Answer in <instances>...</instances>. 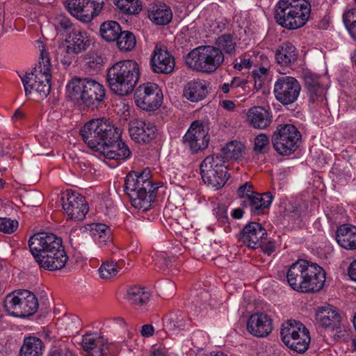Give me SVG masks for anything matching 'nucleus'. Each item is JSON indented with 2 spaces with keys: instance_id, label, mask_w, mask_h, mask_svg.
I'll return each instance as SVG.
<instances>
[{
  "instance_id": "nucleus-55",
  "label": "nucleus",
  "mask_w": 356,
  "mask_h": 356,
  "mask_svg": "<svg viewBox=\"0 0 356 356\" xmlns=\"http://www.w3.org/2000/svg\"><path fill=\"white\" fill-rule=\"evenodd\" d=\"M252 188L253 186L250 182H245L238 188V196L244 200L247 199L250 196L249 194H254L255 193Z\"/></svg>"
},
{
  "instance_id": "nucleus-27",
  "label": "nucleus",
  "mask_w": 356,
  "mask_h": 356,
  "mask_svg": "<svg viewBox=\"0 0 356 356\" xmlns=\"http://www.w3.org/2000/svg\"><path fill=\"white\" fill-rule=\"evenodd\" d=\"M149 19L158 25L168 24L172 17L171 9L165 3L152 2L147 6Z\"/></svg>"
},
{
  "instance_id": "nucleus-5",
  "label": "nucleus",
  "mask_w": 356,
  "mask_h": 356,
  "mask_svg": "<svg viewBox=\"0 0 356 356\" xmlns=\"http://www.w3.org/2000/svg\"><path fill=\"white\" fill-rule=\"evenodd\" d=\"M310 12L307 0H280L275 7L274 18L282 27L295 30L307 23Z\"/></svg>"
},
{
  "instance_id": "nucleus-7",
  "label": "nucleus",
  "mask_w": 356,
  "mask_h": 356,
  "mask_svg": "<svg viewBox=\"0 0 356 356\" xmlns=\"http://www.w3.org/2000/svg\"><path fill=\"white\" fill-rule=\"evenodd\" d=\"M105 97L104 87L95 80L74 77L68 83V99L74 104L95 108Z\"/></svg>"
},
{
  "instance_id": "nucleus-56",
  "label": "nucleus",
  "mask_w": 356,
  "mask_h": 356,
  "mask_svg": "<svg viewBox=\"0 0 356 356\" xmlns=\"http://www.w3.org/2000/svg\"><path fill=\"white\" fill-rule=\"evenodd\" d=\"M154 327L149 324L143 325L140 333L145 337H149L154 334Z\"/></svg>"
},
{
  "instance_id": "nucleus-47",
  "label": "nucleus",
  "mask_w": 356,
  "mask_h": 356,
  "mask_svg": "<svg viewBox=\"0 0 356 356\" xmlns=\"http://www.w3.org/2000/svg\"><path fill=\"white\" fill-rule=\"evenodd\" d=\"M22 82L24 85L25 95L29 99H33L35 97V82L34 81V73H26L21 78Z\"/></svg>"
},
{
  "instance_id": "nucleus-39",
  "label": "nucleus",
  "mask_w": 356,
  "mask_h": 356,
  "mask_svg": "<svg viewBox=\"0 0 356 356\" xmlns=\"http://www.w3.org/2000/svg\"><path fill=\"white\" fill-rule=\"evenodd\" d=\"M216 44L217 47L222 52L225 54H232L236 51V43L232 35L227 33L223 34L216 40Z\"/></svg>"
},
{
  "instance_id": "nucleus-11",
  "label": "nucleus",
  "mask_w": 356,
  "mask_h": 356,
  "mask_svg": "<svg viewBox=\"0 0 356 356\" xmlns=\"http://www.w3.org/2000/svg\"><path fill=\"white\" fill-rule=\"evenodd\" d=\"M37 43L40 51V61L38 66L33 72L36 92L35 97H33V100L40 102L46 98L50 92L51 74L50 58L45 45L40 40H38Z\"/></svg>"
},
{
  "instance_id": "nucleus-26",
  "label": "nucleus",
  "mask_w": 356,
  "mask_h": 356,
  "mask_svg": "<svg viewBox=\"0 0 356 356\" xmlns=\"http://www.w3.org/2000/svg\"><path fill=\"white\" fill-rule=\"evenodd\" d=\"M209 83L203 79L188 81L184 88V96L192 102L204 99L208 94Z\"/></svg>"
},
{
  "instance_id": "nucleus-60",
  "label": "nucleus",
  "mask_w": 356,
  "mask_h": 356,
  "mask_svg": "<svg viewBox=\"0 0 356 356\" xmlns=\"http://www.w3.org/2000/svg\"><path fill=\"white\" fill-rule=\"evenodd\" d=\"M48 356H67V350L65 348H54Z\"/></svg>"
},
{
  "instance_id": "nucleus-43",
  "label": "nucleus",
  "mask_w": 356,
  "mask_h": 356,
  "mask_svg": "<svg viewBox=\"0 0 356 356\" xmlns=\"http://www.w3.org/2000/svg\"><path fill=\"white\" fill-rule=\"evenodd\" d=\"M248 81L240 77H234L229 83H224L220 86V90L224 94L232 92L235 95L238 92V88L245 89Z\"/></svg>"
},
{
  "instance_id": "nucleus-19",
  "label": "nucleus",
  "mask_w": 356,
  "mask_h": 356,
  "mask_svg": "<svg viewBox=\"0 0 356 356\" xmlns=\"http://www.w3.org/2000/svg\"><path fill=\"white\" fill-rule=\"evenodd\" d=\"M129 131L136 142L147 143L155 138L157 129L151 122L136 119L129 122Z\"/></svg>"
},
{
  "instance_id": "nucleus-38",
  "label": "nucleus",
  "mask_w": 356,
  "mask_h": 356,
  "mask_svg": "<svg viewBox=\"0 0 356 356\" xmlns=\"http://www.w3.org/2000/svg\"><path fill=\"white\" fill-rule=\"evenodd\" d=\"M213 177H206V173H202V178L204 182L213 188L215 190H218L222 188L227 182L229 176H227V170H216L213 173Z\"/></svg>"
},
{
  "instance_id": "nucleus-3",
  "label": "nucleus",
  "mask_w": 356,
  "mask_h": 356,
  "mask_svg": "<svg viewBox=\"0 0 356 356\" xmlns=\"http://www.w3.org/2000/svg\"><path fill=\"white\" fill-rule=\"evenodd\" d=\"M150 171H131L124 180V191L130 198L131 205L138 210L147 211L156 196V187L149 179Z\"/></svg>"
},
{
  "instance_id": "nucleus-35",
  "label": "nucleus",
  "mask_w": 356,
  "mask_h": 356,
  "mask_svg": "<svg viewBox=\"0 0 356 356\" xmlns=\"http://www.w3.org/2000/svg\"><path fill=\"white\" fill-rule=\"evenodd\" d=\"M189 325V319L181 312L170 314L165 324V327L170 331L183 330Z\"/></svg>"
},
{
  "instance_id": "nucleus-22",
  "label": "nucleus",
  "mask_w": 356,
  "mask_h": 356,
  "mask_svg": "<svg viewBox=\"0 0 356 356\" xmlns=\"http://www.w3.org/2000/svg\"><path fill=\"white\" fill-rule=\"evenodd\" d=\"M247 330L257 337H265L273 330L272 319L265 313H255L249 318Z\"/></svg>"
},
{
  "instance_id": "nucleus-29",
  "label": "nucleus",
  "mask_w": 356,
  "mask_h": 356,
  "mask_svg": "<svg viewBox=\"0 0 356 356\" xmlns=\"http://www.w3.org/2000/svg\"><path fill=\"white\" fill-rule=\"evenodd\" d=\"M336 240L338 244L345 249H356V227L342 225L336 232Z\"/></svg>"
},
{
  "instance_id": "nucleus-64",
  "label": "nucleus",
  "mask_w": 356,
  "mask_h": 356,
  "mask_svg": "<svg viewBox=\"0 0 356 356\" xmlns=\"http://www.w3.org/2000/svg\"><path fill=\"white\" fill-rule=\"evenodd\" d=\"M243 211L242 209H236L234 210V211L232 213V216L234 218L239 219L243 216Z\"/></svg>"
},
{
  "instance_id": "nucleus-13",
  "label": "nucleus",
  "mask_w": 356,
  "mask_h": 356,
  "mask_svg": "<svg viewBox=\"0 0 356 356\" xmlns=\"http://www.w3.org/2000/svg\"><path fill=\"white\" fill-rule=\"evenodd\" d=\"M162 99L161 90L154 83L147 82L140 85L134 92L136 104L147 111L156 110L161 105Z\"/></svg>"
},
{
  "instance_id": "nucleus-10",
  "label": "nucleus",
  "mask_w": 356,
  "mask_h": 356,
  "mask_svg": "<svg viewBox=\"0 0 356 356\" xmlns=\"http://www.w3.org/2000/svg\"><path fill=\"white\" fill-rule=\"evenodd\" d=\"M280 337L288 348L298 353H305L311 341L307 328L295 320H288L282 325Z\"/></svg>"
},
{
  "instance_id": "nucleus-16",
  "label": "nucleus",
  "mask_w": 356,
  "mask_h": 356,
  "mask_svg": "<svg viewBox=\"0 0 356 356\" xmlns=\"http://www.w3.org/2000/svg\"><path fill=\"white\" fill-rule=\"evenodd\" d=\"M210 138L208 131L200 121H194L183 137L186 146L193 153L205 149L209 145Z\"/></svg>"
},
{
  "instance_id": "nucleus-1",
  "label": "nucleus",
  "mask_w": 356,
  "mask_h": 356,
  "mask_svg": "<svg viewBox=\"0 0 356 356\" xmlns=\"http://www.w3.org/2000/svg\"><path fill=\"white\" fill-rule=\"evenodd\" d=\"M29 248L38 265L48 270L64 268L67 264V253L62 238L49 232L33 235L29 240Z\"/></svg>"
},
{
  "instance_id": "nucleus-9",
  "label": "nucleus",
  "mask_w": 356,
  "mask_h": 356,
  "mask_svg": "<svg viewBox=\"0 0 356 356\" xmlns=\"http://www.w3.org/2000/svg\"><path fill=\"white\" fill-rule=\"evenodd\" d=\"M3 307L9 315L25 318L38 310V301L31 291L21 290L8 294L4 299Z\"/></svg>"
},
{
  "instance_id": "nucleus-58",
  "label": "nucleus",
  "mask_w": 356,
  "mask_h": 356,
  "mask_svg": "<svg viewBox=\"0 0 356 356\" xmlns=\"http://www.w3.org/2000/svg\"><path fill=\"white\" fill-rule=\"evenodd\" d=\"M267 73V68L264 67H260L257 70H255L252 72V76L254 79H264L265 76Z\"/></svg>"
},
{
  "instance_id": "nucleus-54",
  "label": "nucleus",
  "mask_w": 356,
  "mask_h": 356,
  "mask_svg": "<svg viewBox=\"0 0 356 356\" xmlns=\"http://www.w3.org/2000/svg\"><path fill=\"white\" fill-rule=\"evenodd\" d=\"M68 330L73 334L78 333L81 330V321L78 316L68 315Z\"/></svg>"
},
{
  "instance_id": "nucleus-40",
  "label": "nucleus",
  "mask_w": 356,
  "mask_h": 356,
  "mask_svg": "<svg viewBox=\"0 0 356 356\" xmlns=\"http://www.w3.org/2000/svg\"><path fill=\"white\" fill-rule=\"evenodd\" d=\"M243 147L242 145L237 142H231L222 149L223 159L225 163L228 160H238L242 157Z\"/></svg>"
},
{
  "instance_id": "nucleus-44",
  "label": "nucleus",
  "mask_w": 356,
  "mask_h": 356,
  "mask_svg": "<svg viewBox=\"0 0 356 356\" xmlns=\"http://www.w3.org/2000/svg\"><path fill=\"white\" fill-rule=\"evenodd\" d=\"M343 23L350 35L356 38V8H350L343 15Z\"/></svg>"
},
{
  "instance_id": "nucleus-2",
  "label": "nucleus",
  "mask_w": 356,
  "mask_h": 356,
  "mask_svg": "<svg viewBox=\"0 0 356 356\" xmlns=\"http://www.w3.org/2000/svg\"><path fill=\"white\" fill-rule=\"evenodd\" d=\"M286 281L291 288L297 292L315 293L323 288L325 272L316 264L299 259L289 266Z\"/></svg>"
},
{
  "instance_id": "nucleus-17",
  "label": "nucleus",
  "mask_w": 356,
  "mask_h": 356,
  "mask_svg": "<svg viewBox=\"0 0 356 356\" xmlns=\"http://www.w3.org/2000/svg\"><path fill=\"white\" fill-rule=\"evenodd\" d=\"M150 64L154 72L168 74L174 71L175 61L166 47L156 44L151 56Z\"/></svg>"
},
{
  "instance_id": "nucleus-62",
  "label": "nucleus",
  "mask_w": 356,
  "mask_h": 356,
  "mask_svg": "<svg viewBox=\"0 0 356 356\" xmlns=\"http://www.w3.org/2000/svg\"><path fill=\"white\" fill-rule=\"evenodd\" d=\"M221 105L227 111H232L235 108V103L232 100H224L221 102Z\"/></svg>"
},
{
  "instance_id": "nucleus-14",
  "label": "nucleus",
  "mask_w": 356,
  "mask_h": 356,
  "mask_svg": "<svg viewBox=\"0 0 356 356\" xmlns=\"http://www.w3.org/2000/svg\"><path fill=\"white\" fill-rule=\"evenodd\" d=\"M301 91L299 81L291 76L279 77L274 83L273 93L277 102L283 106L296 102Z\"/></svg>"
},
{
  "instance_id": "nucleus-48",
  "label": "nucleus",
  "mask_w": 356,
  "mask_h": 356,
  "mask_svg": "<svg viewBox=\"0 0 356 356\" xmlns=\"http://www.w3.org/2000/svg\"><path fill=\"white\" fill-rule=\"evenodd\" d=\"M309 100L312 104H322L325 100V88L321 85L307 90Z\"/></svg>"
},
{
  "instance_id": "nucleus-32",
  "label": "nucleus",
  "mask_w": 356,
  "mask_h": 356,
  "mask_svg": "<svg viewBox=\"0 0 356 356\" xmlns=\"http://www.w3.org/2000/svg\"><path fill=\"white\" fill-rule=\"evenodd\" d=\"M72 342L81 343L86 352L95 350V353H92V356H107L106 353L107 346L103 343L102 339H96L90 334L82 336L80 341L75 340L74 337Z\"/></svg>"
},
{
  "instance_id": "nucleus-61",
  "label": "nucleus",
  "mask_w": 356,
  "mask_h": 356,
  "mask_svg": "<svg viewBox=\"0 0 356 356\" xmlns=\"http://www.w3.org/2000/svg\"><path fill=\"white\" fill-rule=\"evenodd\" d=\"M348 275L352 280L356 282V260L350 264L348 268Z\"/></svg>"
},
{
  "instance_id": "nucleus-37",
  "label": "nucleus",
  "mask_w": 356,
  "mask_h": 356,
  "mask_svg": "<svg viewBox=\"0 0 356 356\" xmlns=\"http://www.w3.org/2000/svg\"><path fill=\"white\" fill-rule=\"evenodd\" d=\"M99 31L104 40L107 42H114L119 37L122 30L118 22L108 21L102 24Z\"/></svg>"
},
{
  "instance_id": "nucleus-4",
  "label": "nucleus",
  "mask_w": 356,
  "mask_h": 356,
  "mask_svg": "<svg viewBox=\"0 0 356 356\" xmlns=\"http://www.w3.org/2000/svg\"><path fill=\"white\" fill-rule=\"evenodd\" d=\"M139 76L138 64L132 60H124L115 63L108 69L106 81L114 93L125 96L134 91Z\"/></svg>"
},
{
  "instance_id": "nucleus-21",
  "label": "nucleus",
  "mask_w": 356,
  "mask_h": 356,
  "mask_svg": "<svg viewBox=\"0 0 356 356\" xmlns=\"http://www.w3.org/2000/svg\"><path fill=\"white\" fill-rule=\"evenodd\" d=\"M54 26L57 35L54 53L56 59L65 65L67 58V17L64 15L58 16L55 19Z\"/></svg>"
},
{
  "instance_id": "nucleus-34",
  "label": "nucleus",
  "mask_w": 356,
  "mask_h": 356,
  "mask_svg": "<svg viewBox=\"0 0 356 356\" xmlns=\"http://www.w3.org/2000/svg\"><path fill=\"white\" fill-rule=\"evenodd\" d=\"M88 229L91 232L94 240L99 245H106L108 242H111V230L108 226L102 223H92L88 225Z\"/></svg>"
},
{
  "instance_id": "nucleus-15",
  "label": "nucleus",
  "mask_w": 356,
  "mask_h": 356,
  "mask_svg": "<svg viewBox=\"0 0 356 356\" xmlns=\"http://www.w3.org/2000/svg\"><path fill=\"white\" fill-rule=\"evenodd\" d=\"M102 9V3L91 0H68V12L84 23L91 22Z\"/></svg>"
},
{
  "instance_id": "nucleus-53",
  "label": "nucleus",
  "mask_w": 356,
  "mask_h": 356,
  "mask_svg": "<svg viewBox=\"0 0 356 356\" xmlns=\"http://www.w3.org/2000/svg\"><path fill=\"white\" fill-rule=\"evenodd\" d=\"M83 202H86V200L82 195L75 190L68 189V216H70V206L74 205V204L83 205Z\"/></svg>"
},
{
  "instance_id": "nucleus-46",
  "label": "nucleus",
  "mask_w": 356,
  "mask_h": 356,
  "mask_svg": "<svg viewBox=\"0 0 356 356\" xmlns=\"http://www.w3.org/2000/svg\"><path fill=\"white\" fill-rule=\"evenodd\" d=\"M88 212V207L86 202H83V205L74 204V205L70 206L68 219L74 221H81L85 218Z\"/></svg>"
},
{
  "instance_id": "nucleus-50",
  "label": "nucleus",
  "mask_w": 356,
  "mask_h": 356,
  "mask_svg": "<svg viewBox=\"0 0 356 356\" xmlns=\"http://www.w3.org/2000/svg\"><path fill=\"white\" fill-rule=\"evenodd\" d=\"M257 65L256 56L252 55L245 54L241 59L239 63H234V68L236 70L241 71L243 69H250L252 66Z\"/></svg>"
},
{
  "instance_id": "nucleus-30",
  "label": "nucleus",
  "mask_w": 356,
  "mask_h": 356,
  "mask_svg": "<svg viewBox=\"0 0 356 356\" xmlns=\"http://www.w3.org/2000/svg\"><path fill=\"white\" fill-rule=\"evenodd\" d=\"M225 159L222 154H212L207 156L200 163V172L206 173V177H213L216 170H227Z\"/></svg>"
},
{
  "instance_id": "nucleus-41",
  "label": "nucleus",
  "mask_w": 356,
  "mask_h": 356,
  "mask_svg": "<svg viewBox=\"0 0 356 356\" xmlns=\"http://www.w3.org/2000/svg\"><path fill=\"white\" fill-rule=\"evenodd\" d=\"M116 40L118 48L124 51L132 50L136 44L134 35L128 31H121Z\"/></svg>"
},
{
  "instance_id": "nucleus-23",
  "label": "nucleus",
  "mask_w": 356,
  "mask_h": 356,
  "mask_svg": "<svg viewBox=\"0 0 356 356\" xmlns=\"http://www.w3.org/2000/svg\"><path fill=\"white\" fill-rule=\"evenodd\" d=\"M100 154L108 159H113L120 163V161L126 160L131 156L128 146L120 138L115 141H109L99 151Z\"/></svg>"
},
{
  "instance_id": "nucleus-6",
  "label": "nucleus",
  "mask_w": 356,
  "mask_h": 356,
  "mask_svg": "<svg viewBox=\"0 0 356 356\" xmlns=\"http://www.w3.org/2000/svg\"><path fill=\"white\" fill-rule=\"evenodd\" d=\"M79 134L88 146L99 152L109 141H115L121 136L120 129L106 118L92 119L80 129Z\"/></svg>"
},
{
  "instance_id": "nucleus-31",
  "label": "nucleus",
  "mask_w": 356,
  "mask_h": 356,
  "mask_svg": "<svg viewBox=\"0 0 356 356\" xmlns=\"http://www.w3.org/2000/svg\"><path fill=\"white\" fill-rule=\"evenodd\" d=\"M297 50L290 42H284L280 45L275 52V59L282 66L288 67L294 64L297 60Z\"/></svg>"
},
{
  "instance_id": "nucleus-63",
  "label": "nucleus",
  "mask_w": 356,
  "mask_h": 356,
  "mask_svg": "<svg viewBox=\"0 0 356 356\" xmlns=\"http://www.w3.org/2000/svg\"><path fill=\"white\" fill-rule=\"evenodd\" d=\"M150 356H166L164 350L160 348H154L151 353Z\"/></svg>"
},
{
  "instance_id": "nucleus-33",
  "label": "nucleus",
  "mask_w": 356,
  "mask_h": 356,
  "mask_svg": "<svg viewBox=\"0 0 356 356\" xmlns=\"http://www.w3.org/2000/svg\"><path fill=\"white\" fill-rule=\"evenodd\" d=\"M44 349V345L40 339L28 337L24 339L19 355L20 356H42Z\"/></svg>"
},
{
  "instance_id": "nucleus-45",
  "label": "nucleus",
  "mask_w": 356,
  "mask_h": 356,
  "mask_svg": "<svg viewBox=\"0 0 356 356\" xmlns=\"http://www.w3.org/2000/svg\"><path fill=\"white\" fill-rule=\"evenodd\" d=\"M119 268L114 261L104 262L99 268V276L105 280L111 279L117 275Z\"/></svg>"
},
{
  "instance_id": "nucleus-52",
  "label": "nucleus",
  "mask_w": 356,
  "mask_h": 356,
  "mask_svg": "<svg viewBox=\"0 0 356 356\" xmlns=\"http://www.w3.org/2000/svg\"><path fill=\"white\" fill-rule=\"evenodd\" d=\"M18 222L6 218H0V231L4 233H13L17 227Z\"/></svg>"
},
{
  "instance_id": "nucleus-51",
  "label": "nucleus",
  "mask_w": 356,
  "mask_h": 356,
  "mask_svg": "<svg viewBox=\"0 0 356 356\" xmlns=\"http://www.w3.org/2000/svg\"><path fill=\"white\" fill-rule=\"evenodd\" d=\"M305 87L307 90L312 89L317 86H320L322 84L320 83L319 76L312 73L311 72H306L303 76Z\"/></svg>"
},
{
  "instance_id": "nucleus-25",
  "label": "nucleus",
  "mask_w": 356,
  "mask_h": 356,
  "mask_svg": "<svg viewBox=\"0 0 356 356\" xmlns=\"http://www.w3.org/2000/svg\"><path fill=\"white\" fill-rule=\"evenodd\" d=\"M249 195L250 196L243 201L242 205L250 209L251 215L258 216L263 213L264 210L271 204L273 197L270 193L263 195L254 193Z\"/></svg>"
},
{
  "instance_id": "nucleus-24",
  "label": "nucleus",
  "mask_w": 356,
  "mask_h": 356,
  "mask_svg": "<svg viewBox=\"0 0 356 356\" xmlns=\"http://www.w3.org/2000/svg\"><path fill=\"white\" fill-rule=\"evenodd\" d=\"M90 44L87 33L68 21V52L81 53L86 50Z\"/></svg>"
},
{
  "instance_id": "nucleus-57",
  "label": "nucleus",
  "mask_w": 356,
  "mask_h": 356,
  "mask_svg": "<svg viewBox=\"0 0 356 356\" xmlns=\"http://www.w3.org/2000/svg\"><path fill=\"white\" fill-rule=\"evenodd\" d=\"M259 248H262V250L264 253L270 254L272 252L275 251V245L274 243L272 241H268L265 243V241H263L262 245Z\"/></svg>"
},
{
  "instance_id": "nucleus-59",
  "label": "nucleus",
  "mask_w": 356,
  "mask_h": 356,
  "mask_svg": "<svg viewBox=\"0 0 356 356\" xmlns=\"http://www.w3.org/2000/svg\"><path fill=\"white\" fill-rule=\"evenodd\" d=\"M103 63V58L101 56H97L96 58L91 57L88 61V64L90 67H97L101 65Z\"/></svg>"
},
{
  "instance_id": "nucleus-36",
  "label": "nucleus",
  "mask_w": 356,
  "mask_h": 356,
  "mask_svg": "<svg viewBox=\"0 0 356 356\" xmlns=\"http://www.w3.org/2000/svg\"><path fill=\"white\" fill-rule=\"evenodd\" d=\"M150 294L145 288L134 286L127 290L126 298L133 305L141 306L149 299Z\"/></svg>"
},
{
  "instance_id": "nucleus-20",
  "label": "nucleus",
  "mask_w": 356,
  "mask_h": 356,
  "mask_svg": "<svg viewBox=\"0 0 356 356\" xmlns=\"http://www.w3.org/2000/svg\"><path fill=\"white\" fill-rule=\"evenodd\" d=\"M267 232L260 223L251 222L247 224L241 232V240L248 247L256 249L266 241Z\"/></svg>"
},
{
  "instance_id": "nucleus-8",
  "label": "nucleus",
  "mask_w": 356,
  "mask_h": 356,
  "mask_svg": "<svg viewBox=\"0 0 356 356\" xmlns=\"http://www.w3.org/2000/svg\"><path fill=\"white\" fill-rule=\"evenodd\" d=\"M184 58L186 65L192 70L212 74L222 65L225 56L219 49L207 45L193 49Z\"/></svg>"
},
{
  "instance_id": "nucleus-28",
  "label": "nucleus",
  "mask_w": 356,
  "mask_h": 356,
  "mask_svg": "<svg viewBox=\"0 0 356 356\" xmlns=\"http://www.w3.org/2000/svg\"><path fill=\"white\" fill-rule=\"evenodd\" d=\"M246 121L254 129H264L269 127L272 120L269 112L262 106H253L246 113Z\"/></svg>"
},
{
  "instance_id": "nucleus-12",
  "label": "nucleus",
  "mask_w": 356,
  "mask_h": 356,
  "mask_svg": "<svg viewBox=\"0 0 356 356\" xmlns=\"http://www.w3.org/2000/svg\"><path fill=\"white\" fill-rule=\"evenodd\" d=\"M301 134L293 124H280L272 136L275 150L281 155H290L299 147Z\"/></svg>"
},
{
  "instance_id": "nucleus-49",
  "label": "nucleus",
  "mask_w": 356,
  "mask_h": 356,
  "mask_svg": "<svg viewBox=\"0 0 356 356\" xmlns=\"http://www.w3.org/2000/svg\"><path fill=\"white\" fill-rule=\"evenodd\" d=\"M269 139L266 134H260L254 138L253 150L258 154H264L268 152Z\"/></svg>"
},
{
  "instance_id": "nucleus-18",
  "label": "nucleus",
  "mask_w": 356,
  "mask_h": 356,
  "mask_svg": "<svg viewBox=\"0 0 356 356\" xmlns=\"http://www.w3.org/2000/svg\"><path fill=\"white\" fill-rule=\"evenodd\" d=\"M316 321L324 329L335 334L342 332L341 316L338 311L331 306L320 307L316 312Z\"/></svg>"
},
{
  "instance_id": "nucleus-42",
  "label": "nucleus",
  "mask_w": 356,
  "mask_h": 356,
  "mask_svg": "<svg viewBox=\"0 0 356 356\" xmlns=\"http://www.w3.org/2000/svg\"><path fill=\"white\" fill-rule=\"evenodd\" d=\"M115 4L126 14H138L142 10V3L139 0H116Z\"/></svg>"
}]
</instances>
